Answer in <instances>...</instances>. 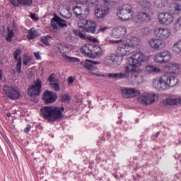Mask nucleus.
<instances>
[{"label":"nucleus","mask_w":181,"mask_h":181,"mask_svg":"<svg viewBox=\"0 0 181 181\" xmlns=\"http://www.w3.org/2000/svg\"><path fill=\"white\" fill-rule=\"evenodd\" d=\"M149 60V57L146 56L145 54L138 52H135L130 57L129 64L127 66L126 71H132V77H139L141 74V67L142 63L148 62Z\"/></svg>","instance_id":"obj_1"},{"label":"nucleus","mask_w":181,"mask_h":181,"mask_svg":"<svg viewBox=\"0 0 181 181\" xmlns=\"http://www.w3.org/2000/svg\"><path fill=\"white\" fill-rule=\"evenodd\" d=\"M140 42L139 39L135 37H131L126 40H110V43L117 45V52L119 54H121V56H129L132 53L129 49L138 46Z\"/></svg>","instance_id":"obj_2"},{"label":"nucleus","mask_w":181,"mask_h":181,"mask_svg":"<svg viewBox=\"0 0 181 181\" xmlns=\"http://www.w3.org/2000/svg\"><path fill=\"white\" fill-rule=\"evenodd\" d=\"M179 83V78L176 76H168V75H163L161 76H158L153 80V87L156 90L162 91L164 90H168L170 87H175Z\"/></svg>","instance_id":"obj_3"},{"label":"nucleus","mask_w":181,"mask_h":181,"mask_svg":"<svg viewBox=\"0 0 181 181\" xmlns=\"http://www.w3.org/2000/svg\"><path fill=\"white\" fill-rule=\"evenodd\" d=\"M41 112L45 119L54 122L63 118L64 107L57 106H45L41 108Z\"/></svg>","instance_id":"obj_4"},{"label":"nucleus","mask_w":181,"mask_h":181,"mask_svg":"<svg viewBox=\"0 0 181 181\" xmlns=\"http://www.w3.org/2000/svg\"><path fill=\"white\" fill-rule=\"evenodd\" d=\"M134 7L131 4H124L122 7L119 8L117 11V16L120 21H129L132 19L134 16Z\"/></svg>","instance_id":"obj_5"},{"label":"nucleus","mask_w":181,"mask_h":181,"mask_svg":"<svg viewBox=\"0 0 181 181\" xmlns=\"http://www.w3.org/2000/svg\"><path fill=\"white\" fill-rule=\"evenodd\" d=\"M107 77H109L110 78H116L117 80L127 78L131 83L136 81V77H132V71H127V66L124 67V73L107 74Z\"/></svg>","instance_id":"obj_6"},{"label":"nucleus","mask_w":181,"mask_h":181,"mask_svg":"<svg viewBox=\"0 0 181 181\" xmlns=\"http://www.w3.org/2000/svg\"><path fill=\"white\" fill-rule=\"evenodd\" d=\"M3 91L6 97L11 100H19L22 97L19 88L16 86L6 85L4 86Z\"/></svg>","instance_id":"obj_7"},{"label":"nucleus","mask_w":181,"mask_h":181,"mask_svg":"<svg viewBox=\"0 0 181 181\" xmlns=\"http://www.w3.org/2000/svg\"><path fill=\"white\" fill-rule=\"evenodd\" d=\"M78 27L84 29L88 33H95L97 30V23L94 21H88L86 19H81L78 21Z\"/></svg>","instance_id":"obj_8"},{"label":"nucleus","mask_w":181,"mask_h":181,"mask_svg":"<svg viewBox=\"0 0 181 181\" xmlns=\"http://www.w3.org/2000/svg\"><path fill=\"white\" fill-rule=\"evenodd\" d=\"M158 100V95L153 93H144L138 98V102L142 105H151Z\"/></svg>","instance_id":"obj_9"},{"label":"nucleus","mask_w":181,"mask_h":181,"mask_svg":"<svg viewBox=\"0 0 181 181\" xmlns=\"http://www.w3.org/2000/svg\"><path fill=\"white\" fill-rule=\"evenodd\" d=\"M172 59V54L169 50H164L157 53L154 56V62L157 64H166Z\"/></svg>","instance_id":"obj_10"},{"label":"nucleus","mask_w":181,"mask_h":181,"mask_svg":"<svg viewBox=\"0 0 181 181\" xmlns=\"http://www.w3.org/2000/svg\"><path fill=\"white\" fill-rule=\"evenodd\" d=\"M158 21L160 25L169 26V25L175 22V16L170 13L162 12L158 13Z\"/></svg>","instance_id":"obj_11"},{"label":"nucleus","mask_w":181,"mask_h":181,"mask_svg":"<svg viewBox=\"0 0 181 181\" xmlns=\"http://www.w3.org/2000/svg\"><path fill=\"white\" fill-rule=\"evenodd\" d=\"M28 93L30 97H37L40 95V93H42V81L37 79L28 87Z\"/></svg>","instance_id":"obj_12"},{"label":"nucleus","mask_w":181,"mask_h":181,"mask_svg":"<svg viewBox=\"0 0 181 181\" xmlns=\"http://www.w3.org/2000/svg\"><path fill=\"white\" fill-rule=\"evenodd\" d=\"M148 45L154 50H163L166 47V42L160 38H151L148 40Z\"/></svg>","instance_id":"obj_13"},{"label":"nucleus","mask_w":181,"mask_h":181,"mask_svg":"<svg viewBox=\"0 0 181 181\" xmlns=\"http://www.w3.org/2000/svg\"><path fill=\"white\" fill-rule=\"evenodd\" d=\"M122 97L125 99L134 98L141 94L139 90H136L134 88H123L120 90Z\"/></svg>","instance_id":"obj_14"},{"label":"nucleus","mask_w":181,"mask_h":181,"mask_svg":"<svg viewBox=\"0 0 181 181\" xmlns=\"http://www.w3.org/2000/svg\"><path fill=\"white\" fill-rule=\"evenodd\" d=\"M154 35L159 37V39H163L166 40L170 37V29L165 28H156L153 30Z\"/></svg>","instance_id":"obj_15"},{"label":"nucleus","mask_w":181,"mask_h":181,"mask_svg":"<svg viewBox=\"0 0 181 181\" xmlns=\"http://www.w3.org/2000/svg\"><path fill=\"white\" fill-rule=\"evenodd\" d=\"M100 64L99 62H93L91 60L86 59L83 64L85 69L89 71L90 74H93L94 76H101L98 74V69L95 65Z\"/></svg>","instance_id":"obj_16"},{"label":"nucleus","mask_w":181,"mask_h":181,"mask_svg":"<svg viewBox=\"0 0 181 181\" xmlns=\"http://www.w3.org/2000/svg\"><path fill=\"white\" fill-rule=\"evenodd\" d=\"M163 71L166 74H179L180 66L178 64L170 62L164 66Z\"/></svg>","instance_id":"obj_17"},{"label":"nucleus","mask_w":181,"mask_h":181,"mask_svg":"<svg viewBox=\"0 0 181 181\" xmlns=\"http://www.w3.org/2000/svg\"><path fill=\"white\" fill-rule=\"evenodd\" d=\"M110 11V8L108 6H97L95 9V16L98 19H102L103 18H105L107 15H108V11Z\"/></svg>","instance_id":"obj_18"},{"label":"nucleus","mask_w":181,"mask_h":181,"mask_svg":"<svg viewBox=\"0 0 181 181\" xmlns=\"http://www.w3.org/2000/svg\"><path fill=\"white\" fill-rule=\"evenodd\" d=\"M42 100L45 104H52L57 100V94L50 90H47L43 94Z\"/></svg>","instance_id":"obj_19"},{"label":"nucleus","mask_w":181,"mask_h":181,"mask_svg":"<svg viewBox=\"0 0 181 181\" xmlns=\"http://www.w3.org/2000/svg\"><path fill=\"white\" fill-rule=\"evenodd\" d=\"M151 20V16L147 13H139L133 18L134 23H144Z\"/></svg>","instance_id":"obj_20"},{"label":"nucleus","mask_w":181,"mask_h":181,"mask_svg":"<svg viewBox=\"0 0 181 181\" xmlns=\"http://www.w3.org/2000/svg\"><path fill=\"white\" fill-rule=\"evenodd\" d=\"M51 25L54 29H57V25L59 28H67V23L66 21L60 18V17H54L52 19Z\"/></svg>","instance_id":"obj_21"},{"label":"nucleus","mask_w":181,"mask_h":181,"mask_svg":"<svg viewBox=\"0 0 181 181\" xmlns=\"http://www.w3.org/2000/svg\"><path fill=\"white\" fill-rule=\"evenodd\" d=\"M21 53H22V51L21 49H16L14 52V59L17 61L16 64V71L18 74H21L22 73V57H21Z\"/></svg>","instance_id":"obj_22"},{"label":"nucleus","mask_w":181,"mask_h":181,"mask_svg":"<svg viewBox=\"0 0 181 181\" xmlns=\"http://www.w3.org/2000/svg\"><path fill=\"white\" fill-rule=\"evenodd\" d=\"M73 12L76 16H81V15H87L90 12V7H86L82 5L81 6H76L73 8Z\"/></svg>","instance_id":"obj_23"},{"label":"nucleus","mask_w":181,"mask_h":181,"mask_svg":"<svg viewBox=\"0 0 181 181\" xmlns=\"http://www.w3.org/2000/svg\"><path fill=\"white\" fill-rule=\"evenodd\" d=\"M112 37L118 39L119 37H122V36H125L127 35V28L125 27H118L114 28L112 33Z\"/></svg>","instance_id":"obj_24"},{"label":"nucleus","mask_w":181,"mask_h":181,"mask_svg":"<svg viewBox=\"0 0 181 181\" xmlns=\"http://www.w3.org/2000/svg\"><path fill=\"white\" fill-rule=\"evenodd\" d=\"M164 105H179L181 104V98L171 96L163 100Z\"/></svg>","instance_id":"obj_25"},{"label":"nucleus","mask_w":181,"mask_h":181,"mask_svg":"<svg viewBox=\"0 0 181 181\" xmlns=\"http://www.w3.org/2000/svg\"><path fill=\"white\" fill-rule=\"evenodd\" d=\"M11 2L13 6H31L33 4V0H11Z\"/></svg>","instance_id":"obj_26"},{"label":"nucleus","mask_w":181,"mask_h":181,"mask_svg":"<svg viewBox=\"0 0 181 181\" xmlns=\"http://www.w3.org/2000/svg\"><path fill=\"white\" fill-rule=\"evenodd\" d=\"M117 53H118V52H117ZM118 54H119V55H117L115 54H112L111 55L112 59L113 60L114 67H118V66H120L121 63H122V57H124V56L121 55L119 53H118Z\"/></svg>","instance_id":"obj_27"},{"label":"nucleus","mask_w":181,"mask_h":181,"mask_svg":"<svg viewBox=\"0 0 181 181\" xmlns=\"http://www.w3.org/2000/svg\"><path fill=\"white\" fill-rule=\"evenodd\" d=\"M172 50L175 53V54H181V40H177V42H174Z\"/></svg>","instance_id":"obj_28"},{"label":"nucleus","mask_w":181,"mask_h":181,"mask_svg":"<svg viewBox=\"0 0 181 181\" xmlns=\"http://www.w3.org/2000/svg\"><path fill=\"white\" fill-rule=\"evenodd\" d=\"M90 47H91L90 45H83L81 49L83 54H85V56H88V57H91V54H93V50L90 49Z\"/></svg>","instance_id":"obj_29"},{"label":"nucleus","mask_w":181,"mask_h":181,"mask_svg":"<svg viewBox=\"0 0 181 181\" xmlns=\"http://www.w3.org/2000/svg\"><path fill=\"white\" fill-rule=\"evenodd\" d=\"M146 71H147V73H160L161 70L160 68L156 67L153 65H147L146 66Z\"/></svg>","instance_id":"obj_30"},{"label":"nucleus","mask_w":181,"mask_h":181,"mask_svg":"<svg viewBox=\"0 0 181 181\" xmlns=\"http://www.w3.org/2000/svg\"><path fill=\"white\" fill-rule=\"evenodd\" d=\"M37 36H38V33L36 29L31 28L30 30H28L27 37L30 40L32 39H35V37H37Z\"/></svg>","instance_id":"obj_31"},{"label":"nucleus","mask_w":181,"mask_h":181,"mask_svg":"<svg viewBox=\"0 0 181 181\" xmlns=\"http://www.w3.org/2000/svg\"><path fill=\"white\" fill-rule=\"evenodd\" d=\"M173 29L175 32H179L181 29V16L177 18L174 23Z\"/></svg>","instance_id":"obj_32"},{"label":"nucleus","mask_w":181,"mask_h":181,"mask_svg":"<svg viewBox=\"0 0 181 181\" xmlns=\"http://www.w3.org/2000/svg\"><path fill=\"white\" fill-rule=\"evenodd\" d=\"M52 39L53 37L52 36L46 35L41 37V41L42 42V43H44V45H46V46H49V45H50L49 42Z\"/></svg>","instance_id":"obj_33"},{"label":"nucleus","mask_w":181,"mask_h":181,"mask_svg":"<svg viewBox=\"0 0 181 181\" xmlns=\"http://www.w3.org/2000/svg\"><path fill=\"white\" fill-rule=\"evenodd\" d=\"M105 63L109 67H114V60L112 59V55L105 59Z\"/></svg>","instance_id":"obj_34"},{"label":"nucleus","mask_w":181,"mask_h":181,"mask_svg":"<svg viewBox=\"0 0 181 181\" xmlns=\"http://www.w3.org/2000/svg\"><path fill=\"white\" fill-rule=\"evenodd\" d=\"M30 62H32V57L28 55L24 56V58L23 60V63L24 66H28L30 63Z\"/></svg>","instance_id":"obj_35"},{"label":"nucleus","mask_w":181,"mask_h":181,"mask_svg":"<svg viewBox=\"0 0 181 181\" xmlns=\"http://www.w3.org/2000/svg\"><path fill=\"white\" fill-rule=\"evenodd\" d=\"M141 6H143V8H145V9H149V8H151V1H148V0H144L141 2Z\"/></svg>","instance_id":"obj_36"},{"label":"nucleus","mask_w":181,"mask_h":181,"mask_svg":"<svg viewBox=\"0 0 181 181\" xmlns=\"http://www.w3.org/2000/svg\"><path fill=\"white\" fill-rule=\"evenodd\" d=\"M14 34H13V30H9L7 34V37H6V40L7 42H12V37H13Z\"/></svg>","instance_id":"obj_37"},{"label":"nucleus","mask_w":181,"mask_h":181,"mask_svg":"<svg viewBox=\"0 0 181 181\" xmlns=\"http://www.w3.org/2000/svg\"><path fill=\"white\" fill-rule=\"evenodd\" d=\"M181 11V5L179 4H175L174 6V12L176 15H179Z\"/></svg>","instance_id":"obj_38"},{"label":"nucleus","mask_w":181,"mask_h":181,"mask_svg":"<svg viewBox=\"0 0 181 181\" xmlns=\"http://www.w3.org/2000/svg\"><path fill=\"white\" fill-rule=\"evenodd\" d=\"M49 86L51 88H53L54 90V91L60 90V85L58 83H50Z\"/></svg>","instance_id":"obj_39"},{"label":"nucleus","mask_w":181,"mask_h":181,"mask_svg":"<svg viewBox=\"0 0 181 181\" xmlns=\"http://www.w3.org/2000/svg\"><path fill=\"white\" fill-rule=\"evenodd\" d=\"M98 50L95 52H92L93 54H95V57H100V56L103 55V49H101V48H100V47H98Z\"/></svg>","instance_id":"obj_40"},{"label":"nucleus","mask_w":181,"mask_h":181,"mask_svg":"<svg viewBox=\"0 0 181 181\" xmlns=\"http://www.w3.org/2000/svg\"><path fill=\"white\" fill-rule=\"evenodd\" d=\"M48 81L50 83V84L53 83H56V78H54V74H52L49 78H48Z\"/></svg>","instance_id":"obj_41"},{"label":"nucleus","mask_w":181,"mask_h":181,"mask_svg":"<svg viewBox=\"0 0 181 181\" xmlns=\"http://www.w3.org/2000/svg\"><path fill=\"white\" fill-rule=\"evenodd\" d=\"M62 100L64 101V103H69L70 102V98L69 97V95L64 94L62 95Z\"/></svg>","instance_id":"obj_42"},{"label":"nucleus","mask_w":181,"mask_h":181,"mask_svg":"<svg viewBox=\"0 0 181 181\" xmlns=\"http://www.w3.org/2000/svg\"><path fill=\"white\" fill-rule=\"evenodd\" d=\"M74 32H75V35H76V36L80 37V39H86V35H84V34H83L81 32L76 31V30H74Z\"/></svg>","instance_id":"obj_43"},{"label":"nucleus","mask_w":181,"mask_h":181,"mask_svg":"<svg viewBox=\"0 0 181 181\" xmlns=\"http://www.w3.org/2000/svg\"><path fill=\"white\" fill-rule=\"evenodd\" d=\"M86 2L88 5H97L98 0H86Z\"/></svg>","instance_id":"obj_44"},{"label":"nucleus","mask_w":181,"mask_h":181,"mask_svg":"<svg viewBox=\"0 0 181 181\" xmlns=\"http://www.w3.org/2000/svg\"><path fill=\"white\" fill-rule=\"evenodd\" d=\"M109 28L107 26H101L99 29H98V33L102 32L104 33L106 30H108Z\"/></svg>","instance_id":"obj_45"},{"label":"nucleus","mask_w":181,"mask_h":181,"mask_svg":"<svg viewBox=\"0 0 181 181\" xmlns=\"http://www.w3.org/2000/svg\"><path fill=\"white\" fill-rule=\"evenodd\" d=\"M68 59L69 62H72V63H78V62H80V59L76 57H69Z\"/></svg>","instance_id":"obj_46"},{"label":"nucleus","mask_w":181,"mask_h":181,"mask_svg":"<svg viewBox=\"0 0 181 181\" xmlns=\"http://www.w3.org/2000/svg\"><path fill=\"white\" fill-rule=\"evenodd\" d=\"M141 33H143L144 35H148V33H149V28L146 27V28L141 29Z\"/></svg>","instance_id":"obj_47"},{"label":"nucleus","mask_w":181,"mask_h":181,"mask_svg":"<svg viewBox=\"0 0 181 181\" xmlns=\"http://www.w3.org/2000/svg\"><path fill=\"white\" fill-rule=\"evenodd\" d=\"M160 4H162V0H156L154 1L155 6H157V8H159L160 6Z\"/></svg>","instance_id":"obj_48"},{"label":"nucleus","mask_w":181,"mask_h":181,"mask_svg":"<svg viewBox=\"0 0 181 181\" xmlns=\"http://www.w3.org/2000/svg\"><path fill=\"white\" fill-rule=\"evenodd\" d=\"M68 84H73V83H74V77L73 76H70L68 78Z\"/></svg>","instance_id":"obj_49"},{"label":"nucleus","mask_w":181,"mask_h":181,"mask_svg":"<svg viewBox=\"0 0 181 181\" xmlns=\"http://www.w3.org/2000/svg\"><path fill=\"white\" fill-rule=\"evenodd\" d=\"M34 54L37 60H40V59H42V57H40V54L39 52H35Z\"/></svg>","instance_id":"obj_50"},{"label":"nucleus","mask_w":181,"mask_h":181,"mask_svg":"<svg viewBox=\"0 0 181 181\" xmlns=\"http://www.w3.org/2000/svg\"><path fill=\"white\" fill-rule=\"evenodd\" d=\"M31 128H32V127L30 126V124H28L26 128L24 129V132H29V131H30Z\"/></svg>","instance_id":"obj_51"},{"label":"nucleus","mask_w":181,"mask_h":181,"mask_svg":"<svg viewBox=\"0 0 181 181\" xmlns=\"http://www.w3.org/2000/svg\"><path fill=\"white\" fill-rule=\"evenodd\" d=\"M105 4H114L117 0H103Z\"/></svg>","instance_id":"obj_52"},{"label":"nucleus","mask_w":181,"mask_h":181,"mask_svg":"<svg viewBox=\"0 0 181 181\" xmlns=\"http://www.w3.org/2000/svg\"><path fill=\"white\" fill-rule=\"evenodd\" d=\"M30 18L31 19H35V21H37V18H36V14H31Z\"/></svg>","instance_id":"obj_53"},{"label":"nucleus","mask_w":181,"mask_h":181,"mask_svg":"<svg viewBox=\"0 0 181 181\" xmlns=\"http://www.w3.org/2000/svg\"><path fill=\"white\" fill-rule=\"evenodd\" d=\"M90 40L95 43V42H97V38H90Z\"/></svg>","instance_id":"obj_54"},{"label":"nucleus","mask_w":181,"mask_h":181,"mask_svg":"<svg viewBox=\"0 0 181 181\" xmlns=\"http://www.w3.org/2000/svg\"><path fill=\"white\" fill-rule=\"evenodd\" d=\"M6 115L8 118H11V117H12V114H11V112H8Z\"/></svg>","instance_id":"obj_55"},{"label":"nucleus","mask_w":181,"mask_h":181,"mask_svg":"<svg viewBox=\"0 0 181 181\" xmlns=\"http://www.w3.org/2000/svg\"><path fill=\"white\" fill-rule=\"evenodd\" d=\"M2 80V70L0 69V81Z\"/></svg>","instance_id":"obj_56"},{"label":"nucleus","mask_w":181,"mask_h":181,"mask_svg":"<svg viewBox=\"0 0 181 181\" xmlns=\"http://www.w3.org/2000/svg\"><path fill=\"white\" fill-rule=\"evenodd\" d=\"M159 134V132L156 133V136H158V134Z\"/></svg>","instance_id":"obj_57"},{"label":"nucleus","mask_w":181,"mask_h":181,"mask_svg":"<svg viewBox=\"0 0 181 181\" xmlns=\"http://www.w3.org/2000/svg\"><path fill=\"white\" fill-rule=\"evenodd\" d=\"M175 1H181V0H175Z\"/></svg>","instance_id":"obj_58"}]
</instances>
